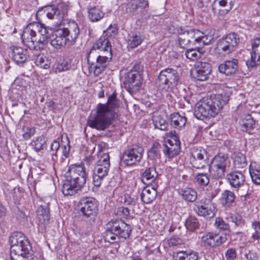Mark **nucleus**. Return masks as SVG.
<instances>
[{
    "label": "nucleus",
    "instance_id": "1",
    "mask_svg": "<svg viewBox=\"0 0 260 260\" xmlns=\"http://www.w3.org/2000/svg\"><path fill=\"white\" fill-rule=\"evenodd\" d=\"M119 107V101L115 93L110 95L106 104H99L96 106L95 115H90L87 120V124L92 128L98 131H104L117 117L115 110Z\"/></svg>",
    "mask_w": 260,
    "mask_h": 260
},
{
    "label": "nucleus",
    "instance_id": "2",
    "mask_svg": "<svg viewBox=\"0 0 260 260\" xmlns=\"http://www.w3.org/2000/svg\"><path fill=\"white\" fill-rule=\"evenodd\" d=\"M66 181L61 191L65 196H73L81 190L86 182L85 169L82 165H72L65 173Z\"/></svg>",
    "mask_w": 260,
    "mask_h": 260
},
{
    "label": "nucleus",
    "instance_id": "3",
    "mask_svg": "<svg viewBox=\"0 0 260 260\" xmlns=\"http://www.w3.org/2000/svg\"><path fill=\"white\" fill-rule=\"evenodd\" d=\"M228 98L221 94L211 96L206 101L197 104L194 115L198 119L203 120L205 118L215 117L226 104Z\"/></svg>",
    "mask_w": 260,
    "mask_h": 260
},
{
    "label": "nucleus",
    "instance_id": "4",
    "mask_svg": "<svg viewBox=\"0 0 260 260\" xmlns=\"http://www.w3.org/2000/svg\"><path fill=\"white\" fill-rule=\"evenodd\" d=\"M132 227L122 220L112 219L106 225L104 238L106 242L112 244L118 243L121 240L129 238Z\"/></svg>",
    "mask_w": 260,
    "mask_h": 260
},
{
    "label": "nucleus",
    "instance_id": "5",
    "mask_svg": "<svg viewBox=\"0 0 260 260\" xmlns=\"http://www.w3.org/2000/svg\"><path fill=\"white\" fill-rule=\"evenodd\" d=\"M11 244V260H17L21 257L30 256L32 247L28 239L21 232L13 233L9 238Z\"/></svg>",
    "mask_w": 260,
    "mask_h": 260
},
{
    "label": "nucleus",
    "instance_id": "6",
    "mask_svg": "<svg viewBox=\"0 0 260 260\" xmlns=\"http://www.w3.org/2000/svg\"><path fill=\"white\" fill-rule=\"evenodd\" d=\"M178 40L179 46L183 48H187L197 45H204L207 39L204 34L196 29H184L180 27L178 29Z\"/></svg>",
    "mask_w": 260,
    "mask_h": 260
},
{
    "label": "nucleus",
    "instance_id": "7",
    "mask_svg": "<svg viewBox=\"0 0 260 260\" xmlns=\"http://www.w3.org/2000/svg\"><path fill=\"white\" fill-rule=\"evenodd\" d=\"M90 55V53H88L87 56L89 70L93 71L94 76H98L105 70L111 60L112 52L94 53L92 58Z\"/></svg>",
    "mask_w": 260,
    "mask_h": 260
},
{
    "label": "nucleus",
    "instance_id": "8",
    "mask_svg": "<svg viewBox=\"0 0 260 260\" xmlns=\"http://www.w3.org/2000/svg\"><path fill=\"white\" fill-rule=\"evenodd\" d=\"M230 160L227 154L219 153L212 159L209 167L211 177L215 179H221L229 169Z\"/></svg>",
    "mask_w": 260,
    "mask_h": 260
},
{
    "label": "nucleus",
    "instance_id": "9",
    "mask_svg": "<svg viewBox=\"0 0 260 260\" xmlns=\"http://www.w3.org/2000/svg\"><path fill=\"white\" fill-rule=\"evenodd\" d=\"M68 7L63 3L58 4L57 6L52 5L45 6L39 9L37 13L38 19L39 16H46L49 19L56 20V24L61 23L65 16L67 14Z\"/></svg>",
    "mask_w": 260,
    "mask_h": 260
},
{
    "label": "nucleus",
    "instance_id": "10",
    "mask_svg": "<svg viewBox=\"0 0 260 260\" xmlns=\"http://www.w3.org/2000/svg\"><path fill=\"white\" fill-rule=\"evenodd\" d=\"M240 42L239 36L236 32H231L217 42L215 49L219 54L228 55L238 48Z\"/></svg>",
    "mask_w": 260,
    "mask_h": 260
},
{
    "label": "nucleus",
    "instance_id": "11",
    "mask_svg": "<svg viewBox=\"0 0 260 260\" xmlns=\"http://www.w3.org/2000/svg\"><path fill=\"white\" fill-rule=\"evenodd\" d=\"M179 79L178 72L172 68H167L162 70L157 78L159 86H165L164 88H173L177 85Z\"/></svg>",
    "mask_w": 260,
    "mask_h": 260
},
{
    "label": "nucleus",
    "instance_id": "12",
    "mask_svg": "<svg viewBox=\"0 0 260 260\" xmlns=\"http://www.w3.org/2000/svg\"><path fill=\"white\" fill-rule=\"evenodd\" d=\"M144 149L138 144L130 146L123 153L121 161L126 166H132L141 159Z\"/></svg>",
    "mask_w": 260,
    "mask_h": 260
},
{
    "label": "nucleus",
    "instance_id": "13",
    "mask_svg": "<svg viewBox=\"0 0 260 260\" xmlns=\"http://www.w3.org/2000/svg\"><path fill=\"white\" fill-rule=\"evenodd\" d=\"M78 207L80 213L86 219L94 216L97 211L98 205L95 199L86 197L80 200Z\"/></svg>",
    "mask_w": 260,
    "mask_h": 260
},
{
    "label": "nucleus",
    "instance_id": "14",
    "mask_svg": "<svg viewBox=\"0 0 260 260\" xmlns=\"http://www.w3.org/2000/svg\"><path fill=\"white\" fill-rule=\"evenodd\" d=\"M190 162L196 169L204 168L208 164L206 150L202 147H193L190 151Z\"/></svg>",
    "mask_w": 260,
    "mask_h": 260
},
{
    "label": "nucleus",
    "instance_id": "15",
    "mask_svg": "<svg viewBox=\"0 0 260 260\" xmlns=\"http://www.w3.org/2000/svg\"><path fill=\"white\" fill-rule=\"evenodd\" d=\"M36 26H38V23H33L28 24L24 29L21 36L23 44L30 49H35L37 45L39 46L37 31L35 30Z\"/></svg>",
    "mask_w": 260,
    "mask_h": 260
},
{
    "label": "nucleus",
    "instance_id": "16",
    "mask_svg": "<svg viewBox=\"0 0 260 260\" xmlns=\"http://www.w3.org/2000/svg\"><path fill=\"white\" fill-rule=\"evenodd\" d=\"M227 240L225 234H216L209 232L203 235L201 238V242L204 246L215 248Z\"/></svg>",
    "mask_w": 260,
    "mask_h": 260
},
{
    "label": "nucleus",
    "instance_id": "17",
    "mask_svg": "<svg viewBox=\"0 0 260 260\" xmlns=\"http://www.w3.org/2000/svg\"><path fill=\"white\" fill-rule=\"evenodd\" d=\"M124 84L129 92L138 91L142 84L141 75L137 71H130L125 74Z\"/></svg>",
    "mask_w": 260,
    "mask_h": 260
},
{
    "label": "nucleus",
    "instance_id": "18",
    "mask_svg": "<svg viewBox=\"0 0 260 260\" xmlns=\"http://www.w3.org/2000/svg\"><path fill=\"white\" fill-rule=\"evenodd\" d=\"M195 206L197 207L196 211L199 216L210 218L215 215L216 208L214 204L209 200L197 202Z\"/></svg>",
    "mask_w": 260,
    "mask_h": 260
},
{
    "label": "nucleus",
    "instance_id": "19",
    "mask_svg": "<svg viewBox=\"0 0 260 260\" xmlns=\"http://www.w3.org/2000/svg\"><path fill=\"white\" fill-rule=\"evenodd\" d=\"M172 137L174 138V143L172 140H168L167 142L162 144V151L169 158L177 155L180 150L178 137L175 135Z\"/></svg>",
    "mask_w": 260,
    "mask_h": 260
},
{
    "label": "nucleus",
    "instance_id": "20",
    "mask_svg": "<svg viewBox=\"0 0 260 260\" xmlns=\"http://www.w3.org/2000/svg\"><path fill=\"white\" fill-rule=\"evenodd\" d=\"M109 52H112L111 43L106 36H103L93 45L88 53H90V56L92 58L94 53H105Z\"/></svg>",
    "mask_w": 260,
    "mask_h": 260
},
{
    "label": "nucleus",
    "instance_id": "21",
    "mask_svg": "<svg viewBox=\"0 0 260 260\" xmlns=\"http://www.w3.org/2000/svg\"><path fill=\"white\" fill-rule=\"evenodd\" d=\"M196 78L199 81H206L212 71L211 64L206 61L197 62L195 65Z\"/></svg>",
    "mask_w": 260,
    "mask_h": 260
},
{
    "label": "nucleus",
    "instance_id": "22",
    "mask_svg": "<svg viewBox=\"0 0 260 260\" xmlns=\"http://www.w3.org/2000/svg\"><path fill=\"white\" fill-rule=\"evenodd\" d=\"M148 7L147 0H131L126 5V11L131 15H137Z\"/></svg>",
    "mask_w": 260,
    "mask_h": 260
},
{
    "label": "nucleus",
    "instance_id": "23",
    "mask_svg": "<svg viewBox=\"0 0 260 260\" xmlns=\"http://www.w3.org/2000/svg\"><path fill=\"white\" fill-rule=\"evenodd\" d=\"M252 49L251 58L246 61L248 69L255 67L257 65L256 62L260 61V37L254 39Z\"/></svg>",
    "mask_w": 260,
    "mask_h": 260
},
{
    "label": "nucleus",
    "instance_id": "24",
    "mask_svg": "<svg viewBox=\"0 0 260 260\" xmlns=\"http://www.w3.org/2000/svg\"><path fill=\"white\" fill-rule=\"evenodd\" d=\"M68 41V46L74 45L77 39L80 29L77 23L74 21L70 23L68 28H61Z\"/></svg>",
    "mask_w": 260,
    "mask_h": 260
},
{
    "label": "nucleus",
    "instance_id": "25",
    "mask_svg": "<svg viewBox=\"0 0 260 260\" xmlns=\"http://www.w3.org/2000/svg\"><path fill=\"white\" fill-rule=\"evenodd\" d=\"M226 179L232 187L238 188L244 185L245 176L240 171H232L226 175Z\"/></svg>",
    "mask_w": 260,
    "mask_h": 260
},
{
    "label": "nucleus",
    "instance_id": "26",
    "mask_svg": "<svg viewBox=\"0 0 260 260\" xmlns=\"http://www.w3.org/2000/svg\"><path fill=\"white\" fill-rule=\"evenodd\" d=\"M50 44L55 49H60L65 45H68V41L62 29L56 30L52 35Z\"/></svg>",
    "mask_w": 260,
    "mask_h": 260
},
{
    "label": "nucleus",
    "instance_id": "27",
    "mask_svg": "<svg viewBox=\"0 0 260 260\" xmlns=\"http://www.w3.org/2000/svg\"><path fill=\"white\" fill-rule=\"evenodd\" d=\"M238 59L235 58L226 60L219 66L218 70L220 73L227 76L234 74L238 71Z\"/></svg>",
    "mask_w": 260,
    "mask_h": 260
},
{
    "label": "nucleus",
    "instance_id": "28",
    "mask_svg": "<svg viewBox=\"0 0 260 260\" xmlns=\"http://www.w3.org/2000/svg\"><path fill=\"white\" fill-rule=\"evenodd\" d=\"M109 167L102 165H96L95 167L93 175V183L95 186L99 187L103 178L107 175Z\"/></svg>",
    "mask_w": 260,
    "mask_h": 260
},
{
    "label": "nucleus",
    "instance_id": "29",
    "mask_svg": "<svg viewBox=\"0 0 260 260\" xmlns=\"http://www.w3.org/2000/svg\"><path fill=\"white\" fill-rule=\"evenodd\" d=\"M157 194L155 185L151 184L145 187L141 194L142 201L145 204H149L153 201Z\"/></svg>",
    "mask_w": 260,
    "mask_h": 260
},
{
    "label": "nucleus",
    "instance_id": "30",
    "mask_svg": "<svg viewBox=\"0 0 260 260\" xmlns=\"http://www.w3.org/2000/svg\"><path fill=\"white\" fill-rule=\"evenodd\" d=\"M35 30L38 37V43H39V47L43 48L46 46L49 42V34L46 27L41 24H38V26H36Z\"/></svg>",
    "mask_w": 260,
    "mask_h": 260
},
{
    "label": "nucleus",
    "instance_id": "31",
    "mask_svg": "<svg viewBox=\"0 0 260 260\" xmlns=\"http://www.w3.org/2000/svg\"><path fill=\"white\" fill-rule=\"evenodd\" d=\"M12 58L16 63L19 64L24 63L27 59V56L25 51L21 47L13 46L12 47Z\"/></svg>",
    "mask_w": 260,
    "mask_h": 260
},
{
    "label": "nucleus",
    "instance_id": "32",
    "mask_svg": "<svg viewBox=\"0 0 260 260\" xmlns=\"http://www.w3.org/2000/svg\"><path fill=\"white\" fill-rule=\"evenodd\" d=\"M157 175L155 168L154 167H150L147 168L142 173L141 179L144 184L151 185V183L155 180Z\"/></svg>",
    "mask_w": 260,
    "mask_h": 260
},
{
    "label": "nucleus",
    "instance_id": "33",
    "mask_svg": "<svg viewBox=\"0 0 260 260\" xmlns=\"http://www.w3.org/2000/svg\"><path fill=\"white\" fill-rule=\"evenodd\" d=\"M38 220L40 224H46L50 219L48 208L46 206L40 205L37 211Z\"/></svg>",
    "mask_w": 260,
    "mask_h": 260
},
{
    "label": "nucleus",
    "instance_id": "34",
    "mask_svg": "<svg viewBox=\"0 0 260 260\" xmlns=\"http://www.w3.org/2000/svg\"><path fill=\"white\" fill-rule=\"evenodd\" d=\"M186 121V118L178 113H174L170 115L171 125L175 128L180 129L184 127Z\"/></svg>",
    "mask_w": 260,
    "mask_h": 260
},
{
    "label": "nucleus",
    "instance_id": "35",
    "mask_svg": "<svg viewBox=\"0 0 260 260\" xmlns=\"http://www.w3.org/2000/svg\"><path fill=\"white\" fill-rule=\"evenodd\" d=\"M179 194L185 201L188 202H194L197 198V191L191 188H185L181 190Z\"/></svg>",
    "mask_w": 260,
    "mask_h": 260
},
{
    "label": "nucleus",
    "instance_id": "36",
    "mask_svg": "<svg viewBox=\"0 0 260 260\" xmlns=\"http://www.w3.org/2000/svg\"><path fill=\"white\" fill-rule=\"evenodd\" d=\"M143 41L142 35L140 32L132 33L127 42V47L134 49L140 45Z\"/></svg>",
    "mask_w": 260,
    "mask_h": 260
},
{
    "label": "nucleus",
    "instance_id": "37",
    "mask_svg": "<svg viewBox=\"0 0 260 260\" xmlns=\"http://www.w3.org/2000/svg\"><path fill=\"white\" fill-rule=\"evenodd\" d=\"M239 124L241 131L243 132H247L248 131L253 128L255 121L250 115L245 116V118L241 119L239 121Z\"/></svg>",
    "mask_w": 260,
    "mask_h": 260
},
{
    "label": "nucleus",
    "instance_id": "38",
    "mask_svg": "<svg viewBox=\"0 0 260 260\" xmlns=\"http://www.w3.org/2000/svg\"><path fill=\"white\" fill-rule=\"evenodd\" d=\"M216 2L222 8L219 10L221 15L226 14L232 9L234 4L233 0H215L214 3Z\"/></svg>",
    "mask_w": 260,
    "mask_h": 260
},
{
    "label": "nucleus",
    "instance_id": "39",
    "mask_svg": "<svg viewBox=\"0 0 260 260\" xmlns=\"http://www.w3.org/2000/svg\"><path fill=\"white\" fill-rule=\"evenodd\" d=\"M234 164L237 168H243L247 166L246 156L241 153H235L233 155Z\"/></svg>",
    "mask_w": 260,
    "mask_h": 260
},
{
    "label": "nucleus",
    "instance_id": "40",
    "mask_svg": "<svg viewBox=\"0 0 260 260\" xmlns=\"http://www.w3.org/2000/svg\"><path fill=\"white\" fill-rule=\"evenodd\" d=\"M88 14L89 18L92 22L100 20L104 16V13L99 8L96 7H93L89 10Z\"/></svg>",
    "mask_w": 260,
    "mask_h": 260
},
{
    "label": "nucleus",
    "instance_id": "41",
    "mask_svg": "<svg viewBox=\"0 0 260 260\" xmlns=\"http://www.w3.org/2000/svg\"><path fill=\"white\" fill-rule=\"evenodd\" d=\"M235 199V194L231 191L226 190L221 194L222 204L229 206Z\"/></svg>",
    "mask_w": 260,
    "mask_h": 260
},
{
    "label": "nucleus",
    "instance_id": "42",
    "mask_svg": "<svg viewBox=\"0 0 260 260\" xmlns=\"http://www.w3.org/2000/svg\"><path fill=\"white\" fill-rule=\"evenodd\" d=\"M153 122L156 128L162 131L166 130L168 126V123L166 120L160 115L154 116L153 118Z\"/></svg>",
    "mask_w": 260,
    "mask_h": 260
},
{
    "label": "nucleus",
    "instance_id": "43",
    "mask_svg": "<svg viewBox=\"0 0 260 260\" xmlns=\"http://www.w3.org/2000/svg\"><path fill=\"white\" fill-rule=\"evenodd\" d=\"M199 222L194 216H189L186 220L185 225L188 230L193 231L199 228Z\"/></svg>",
    "mask_w": 260,
    "mask_h": 260
},
{
    "label": "nucleus",
    "instance_id": "44",
    "mask_svg": "<svg viewBox=\"0 0 260 260\" xmlns=\"http://www.w3.org/2000/svg\"><path fill=\"white\" fill-rule=\"evenodd\" d=\"M32 143H34V149L37 152L43 150L47 147L46 139L44 136H41L36 138Z\"/></svg>",
    "mask_w": 260,
    "mask_h": 260
},
{
    "label": "nucleus",
    "instance_id": "45",
    "mask_svg": "<svg viewBox=\"0 0 260 260\" xmlns=\"http://www.w3.org/2000/svg\"><path fill=\"white\" fill-rule=\"evenodd\" d=\"M160 149H162V146L158 143L154 144L148 151V157L152 159L158 158L160 156Z\"/></svg>",
    "mask_w": 260,
    "mask_h": 260
},
{
    "label": "nucleus",
    "instance_id": "46",
    "mask_svg": "<svg viewBox=\"0 0 260 260\" xmlns=\"http://www.w3.org/2000/svg\"><path fill=\"white\" fill-rule=\"evenodd\" d=\"M99 158L96 165H102L107 167H110V156L108 152L98 153Z\"/></svg>",
    "mask_w": 260,
    "mask_h": 260
},
{
    "label": "nucleus",
    "instance_id": "47",
    "mask_svg": "<svg viewBox=\"0 0 260 260\" xmlns=\"http://www.w3.org/2000/svg\"><path fill=\"white\" fill-rule=\"evenodd\" d=\"M203 53L199 50L190 49L185 52L186 57L191 60H195L202 57Z\"/></svg>",
    "mask_w": 260,
    "mask_h": 260
},
{
    "label": "nucleus",
    "instance_id": "48",
    "mask_svg": "<svg viewBox=\"0 0 260 260\" xmlns=\"http://www.w3.org/2000/svg\"><path fill=\"white\" fill-rule=\"evenodd\" d=\"M215 225L217 229L224 231V234L226 235L227 233L230 231L229 224L225 222L222 218H216L215 222Z\"/></svg>",
    "mask_w": 260,
    "mask_h": 260
},
{
    "label": "nucleus",
    "instance_id": "49",
    "mask_svg": "<svg viewBox=\"0 0 260 260\" xmlns=\"http://www.w3.org/2000/svg\"><path fill=\"white\" fill-rule=\"evenodd\" d=\"M71 60L70 59H64L61 62L57 64L56 68V72H64L71 69Z\"/></svg>",
    "mask_w": 260,
    "mask_h": 260
},
{
    "label": "nucleus",
    "instance_id": "50",
    "mask_svg": "<svg viewBox=\"0 0 260 260\" xmlns=\"http://www.w3.org/2000/svg\"><path fill=\"white\" fill-rule=\"evenodd\" d=\"M35 63L37 66L43 68V69H48L49 68L48 61L46 57L43 54H39L35 60Z\"/></svg>",
    "mask_w": 260,
    "mask_h": 260
},
{
    "label": "nucleus",
    "instance_id": "51",
    "mask_svg": "<svg viewBox=\"0 0 260 260\" xmlns=\"http://www.w3.org/2000/svg\"><path fill=\"white\" fill-rule=\"evenodd\" d=\"M198 6L203 11L208 12L212 6V11L214 12L215 10L213 5H211V0H198Z\"/></svg>",
    "mask_w": 260,
    "mask_h": 260
},
{
    "label": "nucleus",
    "instance_id": "52",
    "mask_svg": "<svg viewBox=\"0 0 260 260\" xmlns=\"http://www.w3.org/2000/svg\"><path fill=\"white\" fill-rule=\"evenodd\" d=\"M197 183L200 185L206 186L209 183V179L207 174L200 173L196 177Z\"/></svg>",
    "mask_w": 260,
    "mask_h": 260
},
{
    "label": "nucleus",
    "instance_id": "53",
    "mask_svg": "<svg viewBox=\"0 0 260 260\" xmlns=\"http://www.w3.org/2000/svg\"><path fill=\"white\" fill-rule=\"evenodd\" d=\"M249 173L252 182L256 185H260V170L250 168Z\"/></svg>",
    "mask_w": 260,
    "mask_h": 260
},
{
    "label": "nucleus",
    "instance_id": "54",
    "mask_svg": "<svg viewBox=\"0 0 260 260\" xmlns=\"http://www.w3.org/2000/svg\"><path fill=\"white\" fill-rule=\"evenodd\" d=\"M231 221L237 226H242L244 224V221L242 216L239 214H235L230 217Z\"/></svg>",
    "mask_w": 260,
    "mask_h": 260
},
{
    "label": "nucleus",
    "instance_id": "55",
    "mask_svg": "<svg viewBox=\"0 0 260 260\" xmlns=\"http://www.w3.org/2000/svg\"><path fill=\"white\" fill-rule=\"evenodd\" d=\"M35 132L34 127H27L23 134V138L25 140H27L35 135Z\"/></svg>",
    "mask_w": 260,
    "mask_h": 260
},
{
    "label": "nucleus",
    "instance_id": "56",
    "mask_svg": "<svg viewBox=\"0 0 260 260\" xmlns=\"http://www.w3.org/2000/svg\"><path fill=\"white\" fill-rule=\"evenodd\" d=\"M60 144L58 141L56 140L53 141L51 145V150L53 152L52 153V156L57 157L56 152L58 149L59 148ZM53 159H54L53 157Z\"/></svg>",
    "mask_w": 260,
    "mask_h": 260
},
{
    "label": "nucleus",
    "instance_id": "57",
    "mask_svg": "<svg viewBox=\"0 0 260 260\" xmlns=\"http://www.w3.org/2000/svg\"><path fill=\"white\" fill-rule=\"evenodd\" d=\"M117 31L116 27L115 26L110 25L106 30L104 31V34H106V36H108V37H112L116 35Z\"/></svg>",
    "mask_w": 260,
    "mask_h": 260
},
{
    "label": "nucleus",
    "instance_id": "58",
    "mask_svg": "<svg viewBox=\"0 0 260 260\" xmlns=\"http://www.w3.org/2000/svg\"><path fill=\"white\" fill-rule=\"evenodd\" d=\"M236 250L234 248H230L225 253V257L227 259H233L236 257Z\"/></svg>",
    "mask_w": 260,
    "mask_h": 260
},
{
    "label": "nucleus",
    "instance_id": "59",
    "mask_svg": "<svg viewBox=\"0 0 260 260\" xmlns=\"http://www.w3.org/2000/svg\"><path fill=\"white\" fill-rule=\"evenodd\" d=\"M97 145V148H98V153H103L104 152L105 150H107L108 149V144L105 143V142H98V143L96 144Z\"/></svg>",
    "mask_w": 260,
    "mask_h": 260
},
{
    "label": "nucleus",
    "instance_id": "60",
    "mask_svg": "<svg viewBox=\"0 0 260 260\" xmlns=\"http://www.w3.org/2000/svg\"><path fill=\"white\" fill-rule=\"evenodd\" d=\"M199 253L196 251H191L186 255V260H198Z\"/></svg>",
    "mask_w": 260,
    "mask_h": 260
},
{
    "label": "nucleus",
    "instance_id": "61",
    "mask_svg": "<svg viewBox=\"0 0 260 260\" xmlns=\"http://www.w3.org/2000/svg\"><path fill=\"white\" fill-rule=\"evenodd\" d=\"M246 257L247 260H257L258 255L257 253L254 251H249L246 255Z\"/></svg>",
    "mask_w": 260,
    "mask_h": 260
},
{
    "label": "nucleus",
    "instance_id": "62",
    "mask_svg": "<svg viewBox=\"0 0 260 260\" xmlns=\"http://www.w3.org/2000/svg\"><path fill=\"white\" fill-rule=\"evenodd\" d=\"M21 81L19 79H16L13 83L11 84V86L12 88H15L18 90L21 89L23 87L22 85H20Z\"/></svg>",
    "mask_w": 260,
    "mask_h": 260
},
{
    "label": "nucleus",
    "instance_id": "63",
    "mask_svg": "<svg viewBox=\"0 0 260 260\" xmlns=\"http://www.w3.org/2000/svg\"><path fill=\"white\" fill-rule=\"evenodd\" d=\"M7 209L2 203H0V219H3L6 216Z\"/></svg>",
    "mask_w": 260,
    "mask_h": 260
},
{
    "label": "nucleus",
    "instance_id": "64",
    "mask_svg": "<svg viewBox=\"0 0 260 260\" xmlns=\"http://www.w3.org/2000/svg\"><path fill=\"white\" fill-rule=\"evenodd\" d=\"M118 212L125 217H127L129 214V210L127 207H121L119 208Z\"/></svg>",
    "mask_w": 260,
    "mask_h": 260
}]
</instances>
